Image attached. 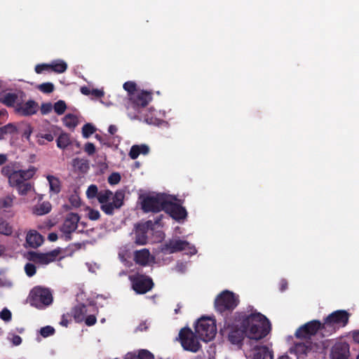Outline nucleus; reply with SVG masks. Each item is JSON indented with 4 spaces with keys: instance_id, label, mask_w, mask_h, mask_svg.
I'll return each instance as SVG.
<instances>
[{
    "instance_id": "25",
    "label": "nucleus",
    "mask_w": 359,
    "mask_h": 359,
    "mask_svg": "<svg viewBox=\"0 0 359 359\" xmlns=\"http://www.w3.org/2000/svg\"><path fill=\"white\" fill-rule=\"evenodd\" d=\"M30 260L41 264H48L52 262V259H49L47 253H39L32 252L29 253Z\"/></svg>"
},
{
    "instance_id": "17",
    "label": "nucleus",
    "mask_w": 359,
    "mask_h": 359,
    "mask_svg": "<svg viewBox=\"0 0 359 359\" xmlns=\"http://www.w3.org/2000/svg\"><path fill=\"white\" fill-rule=\"evenodd\" d=\"M349 345L346 342H337L331 349V359H348Z\"/></svg>"
},
{
    "instance_id": "60",
    "label": "nucleus",
    "mask_w": 359,
    "mask_h": 359,
    "mask_svg": "<svg viewBox=\"0 0 359 359\" xmlns=\"http://www.w3.org/2000/svg\"><path fill=\"white\" fill-rule=\"evenodd\" d=\"M59 253H60V251L57 250H54L49 252H47V254L49 257V259H51L52 262H54L56 259V257H57Z\"/></svg>"
},
{
    "instance_id": "11",
    "label": "nucleus",
    "mask_w": 359,
    "mask_h": 359,
    "mask_svg": "<svg viewBox=\"0 0 359 359\" xmlns=\"http://www.w3.org/2000/svg\"><path fill=\"white\" fill-rule=\"evenodd\" d=\"M152 100L151 92L146 90H138L131 97H129V104L128 109H133L137 114L140 113V109L148 105Z\"/></svg>"
},
{
    "instance_id": "5",
    "label": "nucleus",
    "mask_w": 359,
    "mask_h": 359,
    "mask_svg": "<svg viewBox=\"0 0 359 359\" xmlns=\"http://www.w3.org/2000/svg\"><path fill=\"white\" fill-rule=\"evenodd\" d=\"M195 332L199 339L204 341L212 339L217 333L215 320L208 317H202L195 325Z\"/></svg>"
},
{
    "instance_id": "2",
    "label": "nucleus",
    "mask_w": 359,
    "mask_h": 359,
    "mask_svg": "<svg viewBox=\"0 0 359 359\" xmlns=\"http://www.w3.org/2000/svg\"><path fill=\"white\" fill-rule=\"evenodd\" d=\"M350 316L345 310H337L328 315L323 322L327 336L335 332L337 329L345 327L348 323Z\"/></svg>"
},
{
    "instance_id": "44",
    "label": "nucleus",
    "mask_w": 359,
    "mask_h": 359,
    "mask_svg": "<svg viewBox=\"0 0 359 359\" xmlns=\"http://www.w3.org/2000/svg\"><path fill=\"white\" fill-rule=\"evenodd\" d=\"M53 109L55 112L58 115H62L65 113L67 105L65 101L59 100L54 104Z\"/></svg>"
},
{
    "instance_id": "31",
    "label": "nucleus",
    "mask_w": 359,
    "mask_h": 359,
    "mask_svg": "<svg viewBox=\"0 0 359 359\" xmlns=\"http://www.w3.org/2000/svg\"><path fill=\"white\" fill-rule=\"evenodd\" d=\"M33 128L29 123H22L19 125L18 128V131L16 133H20L22 134V137H25L27 140H29V137L32 133Z\"/></svg>"
},
{
    "instance_id": "19",
    "label": "nucleus",
    "mask_w": 359,
    "mask_h": 359,
    "mask_svg": "<svg viewBox=\"0 0 359 359\" xmlns=\"http://www.w3.org/2000/svg\"><path fill=\"white\" fill-rule=\"evenodd\" d=\"M43 241L42 236L35 230H31L27 234L26 242L32 248H38L43 243Z\"/></svg>"
},
{
    "instance_id": "49",
    "label": "nucleus",
    "mask_w": 359,
    "mask_h": 359,
    "mask_svg": "<svg viewBox=\"0 0 359 359\" xmlns=\"http://www.w3.org/2000/svg\"><path fill=\"white\" fill-rule=\"evenodd\" d=\"M55 333V329L49 325L43 327L41 328L40 334L43 337H48L53 335Z\"/></svg>"
},
{
    "instance_id": "18",
    "label": "nucleus",
    "mask_w": 359,
    "mask_h": 359,
    "mask_svg": "<svg viewBox=\"0 0 359 359\" xmlns=\"http://www.w3.org/2000/svg\"><path fill=\"white\" fill-rule=\"evenodd\" d=\"M253 359H273V352L266 346H256L253 350Z\"/></svg>"
},
{
    "instance_id": "56",
    "label": "nucleus",
    "mask_w": 359,
    "mask_h": 359,
    "mask_svg": "<svg viewBox=\"0 0 359 359\" xmlns=\"http://www.w3.org/2000/svg\"><path fill=\"white\" fill-rule=\"evenodd\" d=\"M43 71H50V64H39L36 65L35 72L41 74Z\"/></svg>"
},
{
    "instance_id": "41",
    "label": "nucleus",
    "mask_w": 359,
    "mask_h": 359,
    "mask_svg": "<svg viewBox=\"0 0 359 359\" xmlns=\"http://www.w3.org/2000/svg\"><path fill=\"white\" fill-rule=\"evenodd\" d=\"M13 233V228L8 222L0 219V234L10 236Z\"/></svg>"
},
{
    "instance_id": "12",
    "label": "nucleus",
    "mask_w": 359,
    "mask_h": 359,
    "mask_svg": "<svg viewBox=\"0 0 359 359\" xmlns=\"http://www.w3.org/2000/svg\"><path fill=\"white\" fill-rule=\"evenodd\" d=\"M79 219L80 217L76 213L70 212L67 215L60 228V231L64 234L63 237L65 241L72 240V233L76 230Z\"/></svg>"
},
{
    "instance_id": "6",
    "label": "nucleus",
    "mask_w": 359,
    "mask_h": 359,
    "mask_svg": "<svg viewBox=\"0 0 359 359\" xmlns=\"http://www.w3.org/2000/svg\"><path fill=\"white\" fill-rule=\"evenodd\" d=\"M191 328L184 327L179 332V340L185 351L196 353L201 348L199 337Z\"/></svg>"
},
{
    "instance_id": "15",
    "label": "nucleus",
    "mask_w": 359,
    "mask_h": 359,
    "mask_svg": "<svg viewBox=\"0 0 359 359\" xmlns=\"http://www.w3.org/2000/svg\"><path fill=\"white\" fill-rule=\"evenodd\" d=\"M165 212L178 222H183L187 217V212L185 208L168 200L165 205Z\"/></svg>"
},
{
    "instance_id": "47",
    "label": "nucleus",
    "mask_w": 359,
    "mask_h": 359,
    "mask_svg": "<svg viewBox=\"0 0 359 359\" xmlns=\"http://www.w3.org/2000/svg\"><path fill=\"white\" fill-rule=\"evenodd\" d=\"M38 89L44 93H50L54 90V85L52 83H43L38 86Z\"/></svg>"
},
{
    "instance_id": "35",
    "label": "nucleus",
    "mask_w": 359,
    "mask_h": 359,
    "mask_svg": "<svg viewBox=\"0 0 359 359\" xmlns=\"http://www.w3.org/2000/svg\"><path fill=\"white\" fill-rule=\"evenodd\" d=\"M125 194L121 191H117L115 192L112 199L113 205L116 208H120L123 205Z\"/></svg>"
},
{
    "instance_id": "46",
    "label": "nucleus",
    "mask_w": 359,
    "mask_h": 359,
    "mask_svg": "<svg viewBox=\"0 0 359 359\" xmlns=\"http://www.w3.org/2000/svg\"><path fill=\"white\" fill-rule=\"evenodd\" d=\"M100 208L107 215H112L114 212V210L117 209L113 205L111 202H107L101 205Z\"/></svg>"
},
{
    "instance_id": "59",
    "label": "nucleus",
    "mask_w": 359,
    "mask_h": 359,
    "mask_svg": "<svg viewBox=\"0 0 359 359\" xmlns=\"http://www.w3.org/2000/svg\"><path fill=\"white\" fill-rule=\"evenodd\" d=\"M90 95H93L95 97L101 98L104 96V92L102 90L99 89H93L91 90Z\"/></svg>"
},
{
    "instance_id": "30",
    "label": "nucleus",
    "mask_w": 359,
    "mask_h": 359,
    "mask_svg": "<svg viewBox=\"0 0 359 359\" xmlns=\"http://www.w3.org/2000/svg\"><path fill=\"white\" fill-rule=\"evenodd\" d=\"M57 147L61 149H65L70 144L69 135L66 133H61L56 140Z\"/></svg>"
},
{
    "instance_id": "32",
    "label": "nucleus",
    "mask_w": 359,
    "mask_h": 359,
    "mask_svg": "<svg viewBox=\"0 0 359 359\" xmlns=\"http://www.w3.org/2000/svg\"><path fill=\"white\" fill-rule=\"evenodd\" d=\"M47 180L50 185V191L54 194H58L60 191V182L59 179L53 175H48Z\"/></svg>"
},
{
    "instance_id": "37",
    "label": "nucleus",
    "mask_w": 359,
    "mask_h": 359,
    "mask_svg": "<svg viewBox=\"0 0 359 359\" xmlns=\"http://www.w3.org/2000/svg\"><path fill=\"white\" fill-rule=\"evenodd\" d=\"M15 199V196L13 194L7 195L0 198V208H10L13 205V201Z\"/></svg>"
},
{
    "instance_id": "8",
    "label": "nucleus",
    "mask_w": 359,
    "mask_h": 359,
    "mask_svg": "<svg viewBox=\"0 0 359 359\" xmlns=\"http://www.w3.org/2000/svg\"><path fill=\"white\" fill-rule=\"evenodd\" d=\"M236 324L234 316L231 323L226 320H224V327L220 330L222 335H227L229 341L233 344L241 343L244 337H246L245 330Z\"/></svg>"
},
{
    "instance_id": "39",
    "label": "nucleus",
    "mask_w": 359,
    "mask_h": 359,
    "mask_svg": "<svg viewBox=\"0 0 359 359\" xmlns=\"http://www.w3.org/2000/svg\"><path fill=\"white\" fill-rule=\"evenodd\" d=\"M17 131L18 128L13 123H8L3 127H0V140L6 134H13Z\"/></svg>"
},
{
    "instance_id": "36",
    "label": "nucleus",
    "mask_w": 359,
    "mask_h": 359,
    "mask_svg": "<svg viewBox=\"0 0 359 359\" xmlns=\"http://www.w3.org/2000/svg\"><path fill=\"white\" fill-rule=\"evenodd\" d=\"M311 350V344H306L304 343H297L294 346V351L296 353L299 355H306L307 353L309 352Z\"/></svg>"
},
{
    "instance_id": "62",
    "label": "nucleus",
    "mask_w": 359,
    "mask_h": 359,
    "mask_svg": "<svg viewBox=\"0 0 359 359\" xmlns=\"http://www.w3.org/2000/svg\"><path fill=\"white\" fill-rule=\"evenodd\" d=\"M12 342L15 346H18L22 343V338L19 335H13Z\"/></svg>"
},
{
    "instance_id": "52",
    "label": "nucleus",
    "mask_w": 359,
    "mask_h": 359,
    "mask_svg": "<svg viewBox=\"0 0 359 359\" xmlns=\"http://www.w3.org/2000/svg\"><path fill=\"white\" fill-rule=\"evenodd\" d=\"M121 175L118 172H113L108 177V182L111 184H116L121 181Z\"/></svg>"
},
{
    "instance_id": "20",
    "label": "nucleus",
    "mask_w": 359,
    "mask_h": 359,
    "mask_svg": "<svg viewBox=\"0 0 359 359\" xmlns=\"http://www.w3.org/2000/svg\"><path fill=\"white\" fill-rule=\"evenodd\" d=\"M20 101L18 95L15 93L5 92L0 93V102L7 107H14L15 108V105Z\"/></svg>"
},
{
    "instance_id": "38",
    "label": "nucleus",
    "mask_w": 359,
    "mask_h": 359,
    "mask_svg": "<svg viewBox=\"0 0 359 359\" xmlns=\"http://www.w3.org/2000/svg\"><path fill=\"white\" fill-rule=\"evenodd\" d=\"M51 210V205L49 202H43L35 208V213L38 215H43Z\"/></svg>"
},
{
    "instance_id": "42",
    "label": "nucleus",
    "mask_w": 359,
    "mask_h": 359,
    "mask_svg": "<svg viewBox=\"0 0 359 359\" xmlns=\"http://www.w3.org/2000/svg\"><path fill=\"white\" fill-rule=\"evenodd\" d=\"M96 130V128L91 123H86L82 127V135L84 138H88Z\"/></svg>"
},
{
    "instance_id": "14",
    "label": "nucleus",
    "mask_w": 359,
    "mask_h": 359,
    "mask_svg": "<svg viewBox=\"0 0 359 359\" xmlns=\"http://www.w3.org/2000/svg\"><path fill=\"white\" fill-rule=\"evenodd\" d=\"M36 169L34 166H30L27 170H16L8 180V183L12 187H17L23 181H28L32 179Z\"/></svg>"
},
{
    "instance_id": "53",
    "label": "nucleus",
    "mask_w": 359,
    "mask_h": 359,
    "mask_svg": "<svg viewBox=\"0 0 359 359\" xmlns=\"http://www.w3.org/2000/svg\"><path fill=\"white\" fill-rule=\"evenodd\" d=\"M12 314L11 312L6 308H4L0 312V318L4 321H9L11 320Z\"/></svg>"
},
{
    "instance_id": "3",
    "label": "nucleus",
    "mask_w": 359,
    "mask_h": 359,
    "mask_svg": "<svg viewBox=\"0 0 359 359\" xmlns=\"http://www.w3.org/2000/svg\"><path fill=\"white\" fill-rule=\"evenodd\" d=\"M27 301L31 306L42 309L52 304V293L48 288L36 286L30 291Z\"/></svg>"
},
{
    "instance_id": "1",
    "label": "nucleus",
    "mask_w": 359,
    "mask_h": 359,
    "mask_svg": "<svg viewBox=\"0 0 359 359\" xmlns=\"http://www.w3.org/2000/svg\"><path fill=\"white\" fill-rule=\"evenodd\" d=\"M234 316L236 325L245 330L246 337L250 339L260 340L266 337L271 330L269 320L252 306L235 313Z\"/></svg>"
},
{
    "instance_id": "57",
    "label": "nucleus",
    "mask_w": 359,
    "mask_h": 359,
    "mask_svg": "<svg viewBox=\"0 0 359 359\" xmlns=\"http://www.w3.org/2000/svg\"><path fill=\"white\" fill-rule=\"evenodd\" d=\"M83 321L85 322L86 325L93 326L96 323L97 319L95 316L88 315L85 318Z\"/></svg>"
},
{
    "instance_id": "24",
    "label": "nucleus",
    "mask_w": 359,
    "mask_h": 359,
    "mask_svg": "<svg viewBox=\"0 0 359 359\" xmlns=\"http://www.w3.org/2000/svg\"><path fill=\"white\" fill-rule=\"evenodd\" d=\"M125 359H154V355L146 349H141L138 353H128Z\"/></svg>"
},
{
    "instance_id": "51",
    "label": "nucleus",
    "mask_w": 359,
    "mask_h": 359,
    "mask_svg": "<svg viewBox=\"0 0 359 359\" xmlns=\"http://www.w3.org/2000/svg\"><path fill=\"white\" fill-rule=\"evenodd\" d=\"M16 170H13V167L11 166V165H6V166H4L1 170V173L8 177V179L9 180L10 179V177L13 175V174L15 172Z\"/></svg>"
},
{
    "instance_id": "40",
    "label": "nucleus",
    "mask_w": 359,
    "mask_h": 359,
    "mask_svg": "<svg viewBox=\"0 0 359 359\" xmlns=\"http://www.w3.org/2000/svg\"><path fill=\"white\" fill-rule=\"evenodd\" d=\"M32 188V184L27 181H23L20 185L15 187L18 194L22 196L27 195L31 191Z\"/></svg>"
},
{
    "instance_id": "28",
    "label": "nucleus",
    "mask_w": 359,
    "mask_h": 359,
    "mask_svg": "<svg viewBox=\"0 0 359 359\" xmlns=\"http://www.w3.org/2000/svg\"><path fill=\"white\" fill-rule=\"evenodd\" d=\"M163 218V215H158L157 216L154 221L152 220H147V222L137 224L139 226L142 228V229H144L147 231L149 230H154L155 228V226H160L161 222Z\"/></svg>"
},
{
    "instance_id": "54",
    "label": "nucleus",
    "mask_w": 359,
    "mask_h": 359,
    "mask_svg": "<svg viewBox=\"0 0 359 359\" xmlns=\"http://www.w3.org/2000/svg\"><path fill=\"white\" fill-rule=\"evenodd\" d=\"M53 109V105L50 102L43 103L41 106V113L44 115L50 113Z\"/></svg>"
},
{
    "instance_id": "45",
    "label": "nucleus",
    "mask_w": 359,
    "mask_h": 359,
    "mask_svg": "<svg viewBox=\"0 0 359 359\" xmlns=\"http://www.w3.org/2000/svg\"><path fill=\"white\" fill-rule=\"evenodd\" d=\"M55 134H51V133H46V134H42L39 133L37 135L38 137V143L41 145L45 144V140L47 142H52L54 140V136Z\"/></svg>"
},
{
    "instance_id": "64",
    "label": "nucleus",
    "mask_w": 359,
    "mask_h": 359,
    "mask_svg": "<svg viewBox=\"0 0 359 359\" xmlns=\"http://www.w3.org/2000/svg\"><path fill=\"white\" fill-rule=\"evenodd\" d=\"M57 234L56 233H50L48 236V239L51 242H55L57 240Z\"/></svg>"
},
{
    "instance_id": "43",
    "label": "nucleus",
    "mask_w": 359,
    "mask_h": 359,
    "mask_svg": "<svg viewBox=\"0 0 359 359\" xmlns=\"http://www.w3.org/2000/svg\"><path fill=\"white\" fill-rule=\"evenodd\" d=\"M123 88L128 93L129 97H131L135 93H137L138 90L137 89V85L133 81H126L123 84Z\"/></svg>"
},
{
    "instance_id": "10",
    "label": "nucleus",
    "mask_w": 359,
    "mask_h": 359,
    "mask_svg": "<svg viewBox=\"0 0 359 359\" xmlns=\"http://www.w3.org/2000/svg\"><path fill=\"white\" fill-rule=\"evenodd\" d=\"M318 330L321 331L324 337L327 336L326 331L324 330L323 323L313 320L299 327L295 332V336L299 339H310Z\"/></svg>"
},
{
    "instance_id": "29",
    "label": "nucleus",
    "mask_w": 359,
    "mask_h": 359,
    "mask_svg": "<svg viewBox=\"0 0 359 359\" xmlns=\"http://www.w3.org/2000/svg\"><path fill=\"white\" fill-rule=\"evenodd\" d=\"M64 125L69 129H74L79 124V120L76 115L72 114H66L62 118Z\"/></svg>"
},
{
    "instance_id": "22",
    "label": "nucleus",
    "mask_w": 359,
    "mask_h": 359,
    "mask_svg": "<svg viewBox=\"0 0 359 359\" xmlns=\"http://www.w3.org/2000/svg\"><path fill=\"white\" fill-rule=\"evenodd\" d=\"M88 312L87 306L81 304L74 306L72 309V315L76 323L83 322Z\"/></svg>"
},
{
    "instance_id": "27",
    "label": "nucleus",
    "mask_w": 359,
    "mask_h": 359,
    "mask_svg": "<svg viewBox=\"0 0 359 359\" xmlns=\"http://www.w3.org/2000/svg\"><path fill=\"white\" fill-rule=\"evenodd\" d=\"M147 232L148 231L142 229L140 226L137 225L135 231V243L141 245H146L148 240Z\"/></svg>"
},
{
    "instance_id": "23",
    "label": "nucleus",
    "mask_w": 359,
    "mask_h": 359,
    "mask_svg": "<svg viewBox=\"0 0 359 359\" xmlns=\"http://www.w3.org/2000/svg\"><path fill=\"white\" fill-rule=\"evenodd\" d=\"M149 250L146 248L136 250L134 253V261L137 264L146 266L149 262Z\"/></svg>"
},
{
    "instance_id": "61",
    "label": "nucleus",
    "mask_w": 359,
    "mask_h": 359,
    "mask_svg": "<svg viewBox=\"0 0 359 359\" xmlns=\"http://www.w3.org/2000/svg\"><path fill=\"white\" fill-rule=\"evenodd\" d=\"M69 201L72 203V205L74 207H79L80 206V200L77 196H72L69 198Z\"/></svg>"
},
{
    "instance_id": "48",
    "label": "nucleus",
    "mask_w": 359,
    "mask_h": 359,
    "mask_svg": "<svg viewBox=\"0 0 359 359\" xmlns=\"http://www.w3.org/2000/svg\"><path fill=\"white\" fill-rule=\"evenodd\" d=\"M98 194V189L95 184L90 185L86 191V196L88 198H97Z\"/></svg>"
},
{
    "instance_id": "34",
    "label": "nucleus",
    "mask_w": 359,
    "mask_h": 359,
    "mask_svg": "<svg viewBox=\"0 0 359 359\" xmlns=\"http://www.w3.org/2000/svg\"><path fill=\"white\" fill-rule=\"evenodd\" d=\"M112 196L113 192L111 191L109 189L102 190L99 191L97 199L99 201V203L101 205H102L104 203L109 202V200L111 198Z\"/></svg>"
},
{
    "instance_id": "58",
    "label": "nucleus",
    "mask_w": 359,
    "mask_h": 359,
    "mask_svg": "<svg viewBox=\"0 0 359 359\" xmlns=\"http://www.w3.org/2000/svg\"><path fill=\"white\" fill-rule=\"evenodd\" d=\"M100 217V214L98 210H94V209H90L89 212H88V218L90 219V220H97Z\"/></svg>"
},
{
    "instance_id": "55",
    "label": "nucleus",
    "mask_w": 359,
    "mask_h": 359,
    "mask_svg": "<svg viewBox=\"0 0 359 359\" xmlns=\"http://www.w3.org/2000/svg\"><path fill=\"white\" fill-rule=\"evenodd\" d=\"M84 151L89 155L91 156L95 152V147L93 143L87 142L84 147Z\"/></svg>"
},
{
    "instance_id": "13",
    "label": "nucleus",
    "mask_w": 359,
    "mask_h": 359,
    "mask_svg": "<svg viewBox=\"0 0 359 359\" xmlns=\"http://www.w3.org/2000/svg\"><path fill=\"white\" fill-rule=\"evenodd\" d=\"M187 249H193L194 252H196V249L194 247H191L190 243L188 241L180 239H170L162 246V252L168 254L181 252Z\"/></svg>"
},
{
    "instance_id": "16",
    "label": "nucleus",
    "mask_w": 359,
    "mask_h": 359,
    "mask_svg": "<svg viewBox=\"0 0 359 359\" xmlns=\"http://www.w3.org/2000/svg\"><path fill=\"white\" fill-rule=\"evenodd\" d=\"M39 109L38 104L32 100H28L25 103H22V100L15 105V111L22 116H32L35 114Z\"/></svg>"
},
{
    "instance_id": "7",
    "label": "nucleus",
    "mask_w": 359,
    "mask_h": 359,
    "mask_svg": "<svg viewBox=\"0 0 359 359\" xmlns=\"http://www.w3.org/2000/svg\"><path fill=\"white\" fill-rule=\"evenodd\" d=\"M168 197L165 194H157L154 196H147L141 202L142 210L144 212H158L165 211Z\"/></svg>"
},
{
    "instance_id": "26",
    "label": "nucleus",
    "mask_w": 359,
    "mask_h": 359,
    "mask_svg": "<svg viewBox=\"0 0 359 359\" xmlns=\"http://www.w3.org/2000/svg\"><path fill=\"white\" fill-rule=\"evenodd\" d=\"M67 69V64L62 60H53L50 63V70L57 73L62 74L65 72Z\"/></svg>"
},
{
    "instance_id": "50",
    "label": "nucleus",
    "mask_w": 359,
    "mask_h": 359,
    "mask_svg": "<svg viewBox=\"0 0 359 359\" xmlns=\"http://www.w3.org/2000/svg\"><path fill=\"white\" fill-rule=\"evenodd\" d=\"M25 271L26 274L29 277H32L36 273V268L34 264H31V263H27L25 266Z\"/></svg>"
},
{
    "instance_id": "63",
    "label": "nucleus",
    "mask_w": 359,
    "mask_h": 359,
    "mask_svg": "<svg viewBox=\"0 0 359 359\" xmlns=\"http://www.w3.org/2000/svg\"><path fill=\"white\" fill-rule=\"evenodd\" d=\"M287 288V282L286 280L283 279L280 283V290L281 292L285 291Z\"/></svg>"
},
{
    "instance_id": "9",
    "label": "nucleus",
    "mask_w": 359,
    "mask_h": 359,
    "mask_svg": "<svg viewBox=\"0 0 359 359\" xmlns=\"http://www.w3.org/2000/svg\"><path fill=\"white\" fill-rule=\"evenodd\" d=\"M129 280L131 282L133 290L139 294H146L154 286L151 277L140 273L129 276Z\"/></svg>"
},
{
    "instance_id": "33",
    "label": "nucleus",
    "mask_w": 359,
    "mask_h": 359,
    "mask_svg": "<svg viewBox=\"0 0 359 359\" xmlns=\"http://www.w3.org/2000/svg\"><path fill=\"white\" fill-rule=\"evenodd\" d=\"M73 165L82 172H86L89 169L88 161L83 158H74Z\"/></svg>"
},
{
    "instance_id": "21",
    "label": "nucleus",
    "mask_w": 359,
    "mask_h": 359,
    "mask_svg": "<svg viewBox=\"0 0 359 359\" xmlns=\"http://www.w3.org/2000/svg\"><path fill=\"white\" fill-rule=\"evenodd\" d=\"M149 153V147L147 144H135L133 145L129 151V156L131 159L137 158L140 154L147 155Z\"/></svg>"
},
{
    "instance_id": "4",
    "label": "nucleus",
    "mask_w": 359,
    "mask_h": 359,
    "mask_svg": "<svg viewBox=\"0 0 359 359\" xmlns=\"http://www.w3.org/2000/svg\"><path fill=\"white\" fill-rule=\"evenodd\" d=\"M239 299L234 293L224 290L217 296L215 300V307L221 314H228L238 306Z\"/></svg>"
}]
</instances>
